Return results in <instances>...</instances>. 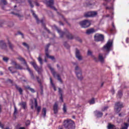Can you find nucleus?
<instances>
[{"mask_svg":"<svg viewBox=\"0 0 129 129\" xmlns=\"http://www.w3.org/2000/svg\"><path fill=\"white\" fill-rule=\"evenodd\" d=\"M30 123V120H27L25 122V124L27 126L29 125Z\"/></svg>","mask_w":129,"mask_h":129,"instance_id":"48","label":"nucleus"},{"mask_svg":"<svg viewBox=\"0 0 129 129\" xmlns=\"http://www.w3.org/2000/svg\"><path fill=\"white\" fill-rule=\"evenodd\" d=\"M2 112V105H0V113Z\"/></svg>","mask_w":129,"mask_h":129,"instance_id":"53","label":"nucleus"},{"mask_svg":"<svg viewBox=\"0 0 129 129\" xmlns=\"http://www.w3.org/2000/svg\"><path fill=\"white\" fill-rule=\"evenodd\" d=\"M58 93L60 95V100L63 102V91L60 88H58Z\"/></svg>","mask_w":129,"mask_h":129,"instance_id":"20","label":"nucleus"},{"mask_svg":"<svg viewBox=\"0 0 129 129\" xmlns=\"http://www.w3.org/2000/svg\"><path fill=\"white\" fill-rule=\"evenodd\" d=\"M0 74H1V75H3L4 74L3 73V72H1Z\"/></svg>","mask_w":129,"mask_h":129,"instance_id":"58","label":"nucleus"},{"mask_svg":"<svg viewBox=\"0 0 129 129\" xmlns=\"http://www.w3.org/2000/svg\"><path fill=\"white\" fill-rule=\"evenodd\" d=\"M17 1L18 3H23L24 0H16Z\"/></svg>","mask_w":129,"mask_h":129,"instance_id":"50","label":"nucleus"},{"mask_svg":"<svg viewBox=\"0 0 129 129\" xmlns=\"http://www.w3.org/2000/svg\"><path fill=\"white\" fill-rule=\"evenodd\" d=\"M97 15V12H90L86 13L84 14V17L85 18H90L93 17H96Z\"/></svg>","mask_w":129,"mask_h":129,"instance_id":"8","label":"nucleus"},{"mask_svg":"<svg viewBox=\"0 0 129 129\" xmlns=\"http://www.w3.org/2000/svg\"><path fill=\"white\" fill-rule=\"evenodd\" d=\"M107 9H110V8H109V7H107Z\"/></svg>","mask_w":129,"mask_h":129,"instance_id":"64","label":"nucleus"},{"mask_svg":"<svg viewBox=\"0 0 129 129\" xmlns=\"http://www.w3.org/2000/svg\"><path fill=\"white\" fill-rule=\"evenodd\" d=\"M50 84H51V86L53 87L54 91H56V90H57V89L56 88L55 85H54V83H53V81H52L51 78H50Z\"/></svg>","mask_w":129,"mask_h":129,"instance_id":"25","label":"nucleus"},{"mask_svg":"<svg viewBox=\"0 0 129 129\" xmlns=\"http://www.w3.org/2000/svg\"><path fill=\"white\" fill-rule=\"evenodd\" d=\"M1 4L3 5H7V2L5 0L1 1Z\"/></svg>","mask_w":129,"mask_h":129,"instance_id":"46","label":"nucleus"},{"mask_svg":"<svg viewBox=\"0 0 129 129\" xmlns=\"http://www.w3.org/2000/svg\"><path fill=\"white\" fill-rule=\"evenodd\" d=\"M79 24L82 28H88L90 26V22L88 20H85L81 21Z\"/></svg>","mask_w":129,"mask_h":129,"instance_id":"7","label":"nucleus"},{"mask_svg":"<svg viewBox=\"0 0 129 129\" xmlns=\"http://www.w3.org/2000/svg\"><path fill=\"white\" fill-rule=\"evenodd\" d=\"M76 57L79 61L82 60V56L80 54V51L78 49H76Z\"/></svg>","mask_w":129,"mask_h":129,"instance_id":"16","label":"nucleus"},{"mask_svg":"<svg viewBox=\"0 0 129 129\" xmlns=\"http://www.w3.org/2000/svg\"><path fill=\"white\" fill-rule=\"evenodd\" d=\"M11 64L13 66H15L16 69H19V70L23 69V67L21 66V64L17 63L16 61H12Z\"/></svg>","mask_w":129,"mask_h":129,"instance_id":"14","label":"nucleus"},{"mask_svg":"<svg viewBox=\"0 0 129 129\" xmlns=\"http://www.w3.org/2000/svg\"><path fill=\"white\" fill-rule=\"evenodd\" d=\"M63 112H66L67 111V108L66 107V104H63Z\"/></svg>","mask_w":129,"mask_h":129,"instance_id":"41","label":"nucleus"},{"mask_svg":"<svg viewBox=\"0 0 129 129\" xmlns=\"http://www.w3.org/2000/svg\"><path fill=\"white\" fill-rule=\"evenodd\" d=\"M0 48L3 50H7V48H8V46H7V44L6 42L4 40L0 41Z\"/></svg>","mask_w":129,"mask_h":129,"instance_id":"13","label":"nucleus"},{"mask_svg":"<svg viewBox=\"0 0 129 129\" xmlns=\"http://www.w3.org/2000/svg\"><path fill=\"white\" fill-rule=\"evenodd\" d=\"M121 96H122V93L120 91L118 92L117 97H121Z\"/></svg>","mask_w":129,"mask_h":129,"instance_id":"44","label":"nucleus"},{"mask_svg":"<svg viewBox=\"0 0 129 129\" xmlns=\"http://www.w3.org/2000/svg\"><path fill=\"white\" fill-rule=\"evenodd\" d=\"M35 5L37 7H39V6H40V5L39 4V3H35Z\"/></svg>","mask_w":129,"mask_h":129,"instance_id":"51","label":"nucleus"},{"mask_svg":"<svg viewBox=\"0 0 129 129\" xmlns=\"http://www.w3.org/2000/svg\"><path fill=\"white\" fill-rule=\"evenodd\" d=\"M18 129H25V127H21Z\"/></svg>","mask_w":129,"mask_h":129,"instance_id":"54","label":"nucleus"},{"mask_svg":"<svg viewBox=\"0 0 129 129\" xmlns=\"http://www.w3.org/2000/svg\"><path fill=\"white\" fill-rule=\"evenodd\" d=\"M95 32V30L93 28H91L87 30L86 34L87 35H90V34H93Z\"/></svg>","mask_w":129,"mask_h":129,"instance_id":"22","label":"nucleus"},{"mask_svg":"<svg viewBox=\"0 0 129 129\" xmlns=\"http://www.w3.org/2000/svg\"><path fill=\"white\" fill-rule=\"evenodd\" d=\"M128 127V123H124V125L121 126V129H127Z\"/></svg>","mask_w":129,"mask_h":129,"instance_id":"29","label":"nucleus"},{"mask_svg":"<svg viewBox=\"0 0 129 129\" xmlns=\"http://www.w3.org/2000/svg\"><path fill=\"white\" fill-rule=\"evenodd\" d=\"M16 88L19 91L20 94H22V92H23V90L22 89V88L19 87V86H16Z\"/></svg>","mask_w":129,"mask_h":129,"instance_id":"34","label":"nucleus"},{"mask_svg":"<svg viewBox=\"0 0 129 129\" xmlns=\"http://www.w3.org/2000/svg\"><path fill=\"white\" fill-rule=\"evenodd\" d=\"M112 47V40H109L107 43L103 46L104 50L107 52L110 51V48Z\"/></svg>","mask_w":129,"mask_h":129,"instance_id":"6","label":"nucleus"},{"mask_svg":"<svg viewBox=\"0 0 129 129\" xmlns=\"http://www.w3.org/2000/svg\"><path fill=\"white\" fill-rule=\"evenodd\" d=\"M53 111L54 113H58V104L57 103H55L53 105Z\"/></svg>","mask_w":129,"mask_h":129,"instance_id":"19","label":"nucleus"},{"mask_svg":"<svg viewBox=\"0 0 129 129\" xmlns=\"http://www.w3.org/2000/svg\"><path fill=\"white\" fill-rule=\"evenodd\" d=\"M38 60L39 61L40 65H43V60H42V58H41V55L38 57Z\"/></svg>","mask_w":129,"mask_h":129,"instance_id":"32","label":"nucleus"},{"mask_svg":"<svg viewBox=\"0 0 129 129\" xmlns=\"http://www.w3.org/2000/svg\"><path fill=\"white\" fill-rule=\"evenodd\" d=\"M49 46H50V44H48L46 46L45 54H46V57H47V58H49V59H51V60H54V56H49V54L48 53V48H49Z\"/></svg>","mask_w":129,"mask_h":129,"instance_id":"15","label":"nucleus"},{"mask_svg":"<svg viewBox=\"0 0 129 129\" xmlns=\"http://www.w3.org/2000/svg\"><path fill=\"white\" fill-rule=\"evenodd\" d=\"M40 93H41V94H43V90H41Z\"/></svg>","mask_w":129,"mask_h":129,"instance_id":"57","label":"nucleus"},{"mask_svg":"<svg viewBox=\"0 0 129 129\" xmlns=\"http://www.w3.org/2000/svg\"><path fill=\"white\" fill-rule=\"evenodd\" d=\"M67 37L68 39H70V40L73 39V36H72V34L69 33V34L67 35Z\"/></svg>","mask_w":129,"mask_h":129,"instance_id":"38","label":"nucleus"},{"mask_svg":"<svg viewBox=\"0 0 129 129\" xmlns=\"http://www.w3.org/2000/svg\"><path fill=\"white\" fill-rule=\"evenodd\" d=\"M34 103H35V108L38 113H39V112L41 111V107L38 106V103L37 102V99H34Z\"/></svg>","mask_w":129,"mask_h":129,"instance_id":"17","label":"nucleus"},{"mask_svg":"<svg viewBox=\"0 0 129 129\" xmlns=\"http://www.w3.org/2000/svg\"><path fill=\"white\" fill-rule=\"evenodd\" d=\"M73 65L74 67L75 72L77 78L79 79V80H82L83 79V76H82V70L81 68L78 66L77 62H73Z\"/></svg>","mask_w":129,"mask_h":129,"instance_id":"1","label":"nucleus"},{"mask_svg":"<svg viewBox=\"0 0 129 129\" xmlns=\"http://www.w3.org/2000/svg\"><path fill=\"white\" fill-rule=\"evenodd\" d=\"M48 68H49L52 75L54 76V77H56L58 81L62 83V79H61V78H60V75L57 74L56 72H55V71H54V69L52 68H51V66L48 65Z\"/></svg>","mask_w":129,"mask_h":129,"instance_id":"5","label":"nucleus"},{"mask_svg":"<svg viewBox=\"0 0 129 129\" xmlns=\"http://www.w3.org/2000/svg\"><path fill=\"white\" fill-rule=\"evenodd\" d=\"M31 13H32L33 17H34L35 18L37 23L38 24H39V19H38V16H37V15H36V14H35V13L34 12V11L33 10H31Z\"/></svg>","mask_w":129,"mask_h":129,"instance_id":"26","label":"nucleus"},{"mask_svg":"<svg viewBox=\"0 0 129 129\" xmlns=\"http://www.w3.org/2000/svg\"><path fill=\"white\" fill-rule=\"evenodd\" d=\"M104 58H105V57L103 56V54L102 53H100L99 54V60L101 62V63H103L104 61Z\"/></svg>","mask_w":129,"mask_h":129,"instance_id":"21","label":"nucleus"},{"mask_svg":"<svg viewBox=\"0 0 129 129\" xmlns=\"http://www.w3.org/2000/svg\"><path fill=\"white\" fill-rule=\"evenodd\" d=\"M18 105H19V106H21L24 109H26L27 108V103H26V102H21L18 104Z\"/></svg>","mask_w":129,"mask_h":129,"instance_id":"18","label":"nucleus"},{"mask_svg":"<svg viewBox=\"0 0 129 129\" xmlns=\"http://www.w3.org/2000/svg\"><path fill=\"white\" fill-rule=\"evenodd\" d=\"M31 64L32 66H33L34 69H35V70H36L38 73L42 72V71H43V70H42V67H39L37 66V64H36L35 62H31Z\"/></svg>","mask_w":129,"mask_h":129,"instance_id":"12","label":"nucleus"},{"mask_svg":"<svg viewBox=\"0 0 129 129\" xmlns=\"http://www.w3.org/2000/svg\"><path fill=\"white\" fill-rule=\"evenodd\" d=\"M107 127L108 129H114L115 126L113 124H109Z\"/></svg>","mask_w":129,"mask_h":129,"instance_id":"31","label":"nucleus"},{"mask_svg":"<svg viewBox=\"0 0 129 129\" xmlns=\"http://www.w3.org/2000/svg\"><path fill=\"white\" fill-rule=\"evenodd\" d=\"M0 127H1V128H4V124H2V122H0Z\"/></svg>","mask_w":129,"mask_h":129,"instance_id":"49","label":"nucleus"},{"mask_svg":"<svg viewBox=\"0 0 129 129\" xmlns=\"http://www.w3.org/2000/svg\"><path fill=\"white\" fill-rule=\"evenodd\" d=\"M22 44L23 45V46H24V47H26V48H27L28 50H29V44H27L25 42H23Z\"/></svg>","mask_w":129,"mask_h":129,"instance_id":"39","label":"nucleus"},{"mask_svg":"<svg viewBox=\"0 0 129 129\" xmlns=\"http://www.w3.org/2000/svg\"><path fill=\"white\" fill-rule=\"evenodd\" d=\"M112 27L114 28V24H112Z\"/></svg>","mask_w":129,"mask_h":129,"instance_id":"61","label":"nucleus"},{"mask_svg":"<svg viewBox=\"0 0 129 129\" xmlns=\"http://www.w3.org/2000/svg\"><path fill=\"white\" fill-rule=\"evenodd\" d=\"M107 108H108V106L104 107V108H103L102 109V111H105V110H106V109H107Z\"/></svg>","mask_w":129,"mask_h":129,"instance_id":"47","label":"nucleus"},{"mask_svg":"<svg viewBox=\"0 0 129 129\" xmlns=\"http://www.w3.org/2000/svg\"><path fill=\"white\" fill-rule=\"evenodd\" d=\"M95 40L97 42H99V41H103L104 40V36L102 34H96L95 36Z\"/></svg>","mask_w":129,"mask_h":129,"instance_id":"10","label":"nucleus"},{"mask_svg":"<svg viewBox=\"0 0 129 129\" xmlns=\"http://www.w3.org/2000/svg\"><path fill=\"white\" fill-rule=\"evenodd\" d=\"M42 112H43V116L45 117V116H46V112H47V109H46V108H43V109H42Z\"/></svg>","mask_w":129,"mask_h":129,"instance_id":"36","label":"nucleus"},{"mask_svg":"<svg viewBox=\"0 0 129 129\" xmlns=\"http://www.w3.org/2000/svg\"><path fill=\"white\" fill-rule=\"evenodd\" d=\"M64 126L66 129H74L75 123L73 120L68 119L64 121Z\"/></svg>","mask_w":129,"mask_h":129,"instance_id":"2","label":"nucleus"},{"mask_svg":"<svg viewBox=\"0 0 129 129\" xmlns=\"http://www.w3.org/2000/svg\"><path fill=\"white\" fill-rule=\"evenodd\" d=\"M88 55L89 56H91L92 57V58L95 59V60H96V59H97L96 57H95V56L92 55V52H91V51H90V50L88 51Z\"/></svg>","mask_w":129,"mask_h":129,"instance_id":"27","label":"nucleus"},{"mask_svg":"<svg viewBox=\"0 0 129 129\" xmlns=\"http://www.w3.org/2000/svg\"><path fill=\"white\" fill-rule=\"evenodd\" d=\"M9 57H4L3 58V61H4V62H8V61H9Z\"/></svg>","mask_w":129,"mask_h":129,"instance_id":"43","label":"nucleus"},{"mask_svg":"<svg viewBox=\"0 0 129 129\" xmlns=\"http://www.w3.org/2000/svg\"><path fill=\"white\" fill-rule=\"evenodd\" d=\"M18 60H20V61H22L23 62H24V65H25L27 70H28L31 76V78H32V79H34V75H33V73L32 72V71H31V69H30V68H29V67H28V64H27L26 60H25V59H24V58L22 57L21 56H19L18 57Z\"/></svg>","mask_w":129,"mask_h":129,"instance_id":"4","label":"nucleus"},{"mask_svg":"<svg viewBox=\"0 0 129 129\" xmlns=\"http://www.w3.org/2000/svg\"><path fill=\"white\" fill-rule=\"evenodd\" d=\"M8 45L10 49H13L14 48V45L11 44V42L9 41H8Z\"/></svg>","mask_w":129,"mask_h":129,"instance_id":"33","label":"nucleus"},{"mask_svg":"<svg viewBox=\"0 0 129 129\" xmlns=\"http://www.w3.org/2000/svg\"><path fill=\"white\" fill-rule=\"evenodd\" d=\"M12 14H13V15H15L16 16L18 17V18H23V17H24V15L21 14L15 13L14 12H12Z\"/></svg>","mask_w":129,"mask_h":129,"instance_id":"28","label":"nucleus"},{"mask_svg":"<svg viewBox=\"0 0 129 129\" xmlns=\"http://www.w3.org/2000/svg\"><path fill=\"white\" fill-rule=\"evenodd\" d=\"M26 89H28V90H30L32 93H35V90L33 88H31V87L29 86H26Z\"/></svg>","mask_w":129,"mask_h":129,"instance_id":"30","label":"nucleus"},{"mask_svg":"<svg viewBox=\"0 0 129 129\" xmlns=\"http://www.w3.org/2000/svg\"><path fill=\"white\" fill-rule=\"evenodd\" d=\"M59 24H60V25H63V23H62V22H59Z\"/></svg>","mask_w":129,"mask_h":129,"instance_id":"59","label":"nucleus"},{"mask_svg":"<svg viewBox=\"0 0 129 129\" xmlns=\"http://www.w3.org/2000/svg\"><path fill=\"white\" fill-rule=\"evenodd\" d=\"M45 62H47V60L46 59L44 60Z\"/></svg>","mask_w":129,"mask_h":129,"instance_id":"63","label":"nucleus"},{"mask_svg":"<svg viewBox=\"0 0 129 129\" xmlns=\"http://www.w3.org/2000/svg\"><path fill=\"white\" fill-rule=\"evenodd\" d=\"M9 70L12 73H14L13 72L15 70V68L13 67H11L9 68Z\"/></svg>","mask_w":129,"mask_h":129,"instance_id":"37","label":"nucleus"},{"mask_svg":"<svg viewBox=\"0 0 129 129\" xmlns=\"http://www.w3.org/2000/svg\"><path fill=\"white\" fill-rule=\"evenodd\" d=\"M126 43H128V38H127L126 39Z\"/></svg>","mask_w":129,"mask_h":129,"instance_id":"52","label":"nucleus"},{"mask_svg":"<svg viewBox=\"0 0 129 129\" xmlns=\"http://www.w3.org/2000/svg\"><path fill=\"white\" fill-rule=\"evenodd\" d=\"M20 34H21V35H22V38H23L24 35H23V34H22V33H20Z\"/></svg>","mask_w":129,"mask_h":129,"instance_id":"60","label":"nucleus"},{"mask_svg":"<svg viewBox=\"0 0 129 129\" xmlns=\"http://www.w3.org/2000/svg\"><path fill=\"white\" fill-rule=\"evenodd\" d=\"M121 107H123L122 103H117L115 106V111H116V112H119V111H120V109H121Z\"/></svg>","mask_w":129,"mask_h":129,"instance_id":"11","label":"nucleus"},{"mask_svg":"<svg viewBox=\"0 0 129 129\" xmlns=\"http://www.w3.org/2000/svg\"><path fill=\"white\" fill-rule=\"evenodd\" d=\"M54 28L56 29L58 33H59V35H60V37H63V35H64L65 33L63 32H61V30L60 29H58V28L56 27V26H54Z\"/></svg>","mask_w":129,"mask_h":129,"instance_id":"24","label":"nucleus"},{"mask_svg":"<svg viewBox=\"0 0 129 129\" xmlns=\"http://www.w3.org/2000/svg\"><path fill=\"white\" fill-rule=\"evenodd\" d=\"M31 108H32V109L33 108V105H31Z\"/></svg>","mask_w":129,"mask_h":129,"instance_id":"62","label":"nucleus"},{"mask_svg":"<svg viewBox=\"0 0 129 129\" xmlns=\"http://www.w3.org/2000/svg\"><path fill=\"white\" fill-rule=\"evenodd\" d=\"M8 26V27H13L14 26V23H13V22H9Z\"/></svg>","mask_w":129,"mask_h":129,"instance_id":"45","label":"nucleus"},{"mask_svg":"<svg viewBox=\"0 0 129 129\" xmlns=\"http://www.w3.org/2000/svg\"><path fill=\"white\" fill-rule=\"evenodd\" d=\"M111 92H112V94H113L114 93V91L113 90H112L111 91Z\"/></svg>","mask_w":129,"mask_h":129,"instance_id":"56","label":"nucleus"},{"mask_svg":"<svg viewBox=\"0 0 129 129\" xmlns=\"http://www.w3.org/2000/svg\"><path fill=\"white\" fill-rule=\"evenodd\" d=\"M45 3L47 7H49L50 9H52L54 11H57L56 8L53 6V5H54V1L53 0H49L48 1H46Z\"/></svg>","mask_w":129,"mask_h":129,"instance_id":"9","label":"nucleus"},{"mask_svg":"<svg viewBox=\"0 0 129 129\" xmlns=\"http://www.w3.org/2000/svg\"><path fill=\"white\" fill-rule=\"evenodd\" d=\"M58 129H63V127H62V126H59V127H58Z\"/></svg>","mask_w":129,"mask_h":129,"instance_id":"55","label":"nucleus"},{"mask_svg":"<svg viewBox=\"0 0 129 129\" xmlns=\"http://www.w3.org/2000/svg\"><path fill=\"white\" fill-rule=\"evenodd\" d=\"M94 113H95L96 116H97V117H101V116H102V115H103L102 113H101L99 111H95L94 112Z\"/></svg>","mask_w":129,"mask_h":129,"instance_id":"23","label":"nucleus"},{"mask_svg":"<svg viewBox=\"0 0 129 129\" xmlns=\"http://www.w3.org/2000/svg\"><path fill=\"white\" fill-rule=\"evenodd\" d=\"M28 3L30 5L31 8H34V5H33V1L32 0L28 1Z\"/></svg>","mask_w":129,"mask_h":129,"instance_id":"42","label":"nucleus"},{"mask_svg":"<svg viewBox=\"0 0 129 129\" xmlns=\"http://www.w3.org/2000/svg\"><path fill=\"white\" fill-rule=\"evenodd\" d=\"M14 115H16L17 113H18V109H17V107H16V105H14Z\"/></svg>","mask_w":129,"mask_h":129,"instance_id":"40","label":"nucleus"},{"mask_svg":"<svg viewBox=\"0 0 129 129\" xmlns=\"http://www.w3.org/2000/svg\"><path fill=\"white\" fill-rule=\"evenodd\" d=\"M95 103V101H94V98L91 99L89 101V103H90V104H94Z\"/></svg>","mask_w":129,"mask_h":129,"instance_id":"35","label":"nucleus"},{"mask_svg":"<svg viewBox=\"0 0 129 129\" xmlns=\"http://www.w3.org/2000/svg\"><path fill=\"white\" fill-rule=\"evenodd\" d=\"M18 60H20V61H22L23 62H24V65H25L27 70H28L31 76V78H32V79H34V75H33V73L32 72V71H31V69H30V68H29V67H28V64H27L26 60H25V59H24V58L22 57L21 56H19L18 57Z\"/></svg>","mask_w":129,"mask_h":129,"instance_id":"3","label":"nucleus"}]
</instances>
